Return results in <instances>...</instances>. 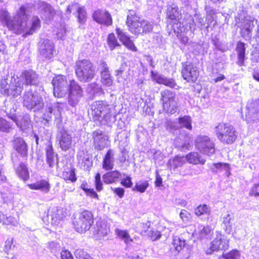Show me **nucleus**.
Wrapping results in <instances>:
<instances>
[{"label":"nucleus","mask_w":259,"mask_h":259,"mask_svg":"<svg viewBox=\"0 0 259 259\" xmlns=\"http://www.w3.org/2000/svg\"><path fill=\"white\" fill-rule=\"evenodd\" d=\"M130 71V68L128 67L126 63H123L121 64L120 67L115 71V76H122L124 72H127Z\"/></svg>","instance_id":"680f3d73"},{"label":"nucleus","mask_w":259,"mask_h":259,"mask_svg":"<svg viewBox=\"0 0 259 259\" xmlns=\"http://www.w3.org/2000/svg\"><path fill=\"white\" fill-rule=\"evenodd\" d=\"M86 91L89 94L96 95L101 94L102 93V89L101 85L94 82L88 84Z\"/></svg>","instance_id":"de8ad7c7"},{"label":"nucleus","mask_w":259,"mask_h":259,"mask_svg":"<svg viewBox=\"0 0 259 259\" xmlns=\"http://www.w3.org/2000/svg\"><path fill=\"white\" fill-rule=\"evenodd\" d=\"M29 187L32 190H40L45 193H48L51 188L49 182L46 180H41L35 183L30 184Z\"/></svg>","instance_id":"2f4dec72"},{"label":"nucleus","mask_w":259,"mask_h":259,"mask_svg":"<svg viewBox=\"0 0 259 259\" xmlns=\"http://www.w3.org/2000/svg\"><path fill=\"white\" fill-rule=\"evenodd\" d=\"M56 116H60L59 110H57V111H56L55 110L53 109L52 106L47 105L42 116L43 119L47 121H49L52 119L53 115H56Z\"/></svg>","instance_id":"49530a36"},{"label":"nucleus","mask_w":259,"mask_h":259,"mask_svg":"<svg viewBox=\"0 0 259 259\" xmlns=\"http://www.w3.org/2000/svg\"><path fill=\"white\" fill-rule=\"evenodd\" d=\"M91 114L94 120L101 119L102 116L111 110L110 105L104 101H97L91 106Z\"/></svg>","instance_id":"ddd939ff"},{"label":"nucleus","mask_w":259,"mask_h":259,"mask_svg":"<svg viewBox=\"0 0 259 259\" xmlns=\"http://www.w3.org/2000/svg\"><path fill=\"white\" fill-rule=\"evenodd\" d=\"M207 19H204V16L200 14H196L194 18L190 20L185 24L181 23H177L171 26V29L174 30L178 36H181L182 32L190 31V33H193L196 29V27L202 29L205 25Z\"/></svg>","instance_id":"7ed1b4c3"},{"label":"nucleus","mask_w":259,"mask_h":259,"mask_svg":"<svg viewBox=\"0 0 259 259\" xmlns=\"http://www.w3.org/2000/svg\"><path fill=\"white\" fill-rule=\"evenodd\" d=\"M68 102L69 105L75 107L83 95L80 86L74 80H69Z\"/></svg>","instance_id":"9d476101"},{"label":"nucleus","mask_w":259,"mask_h":259,"mask_svg":"<svg viewBox=\"0 0 259 259\" xmlns=\"http://www.w3.org/2000/svg\"><path fill=\"white\" fill-rule=\"evenodd\" d=\"M233 214L231 211H227L223 214L222 224V228L227 234H230L233 231Z\"/></svg>","instance_id":"7c9ffc66"},{"label":"nucleus","mask_w":259,"mask_h":259,"mask_svg":"<svg viewBox=\"0 0 259 259\" xmlns=\"http://www.w3.org/2000/svg\"><path fill=\"white\" fill-rule=\"evenodd\" d=\"M128 27L130 31L135 35L146 34L152 32L153 23L145 20H139L131 24Z\"/></svg>","instance_id":"9b49d317"},{"label":"nucleus","mask_w":259,"mask_h":259,"mask_svg":"<svg viewBox=\"0 0 259 259\" xmlns=\"http://www.w3.org/2000/svg\"><path fill=\"white\" fill-rule=\"evenodd\" d=\"M93 138L94 145L96 149L101 150L107 147L109 144L107 135L100 130L93 132Z\"/></svg>","instance_id":"a211bd4d"},{"label":"nucleus","mask_w":259,"mask_h":259,"mask_svg":"<svg viewBox=\"0 0 259 259\" xmlns=\"http://www.w3.org/2000/svg\"><path fill=\"white\" fill-rule=\"evenodd\" d=\"M139 20H140V17L137 14L135 11L133 10L128 11L126 21V24L127 26Z\"/></svg>","instance_id":"603ef678"},{"label":"nucleus","mask_w":259,"mask_h":259,"mask_svg":"<svg viewBox=\"0 0 259 259\" xmlns=\"http://www.w3.org/2000/svg\"><path fill=\"white\" fill-rule=\"evenodd\" d=\"M93 17L94 20L99 24L109 26L112 23L110 14L106 11L98 10L94 12Z\"/></svg>","instance_id":"4be33fe9"},{"label":"nucleus","mask_w":259,"mask_h":259,"mask_svg":"<svg viewBox=\"0 0 259 259\" xmlns=\"http://www.w3.org/2000/svg\"><path fill=\"white\" fill-rule=\"evenodd\" d=\"M98 70L100 72V75L104 74V73H110L107 63L103 61H101L99 64Z\"/></svg>","instance_id":"69168bd1"},{"label":"nucleus","mask_w":259,"mask_h":259,"mask_svg":"<svg viewBox=\"0 0 259 259\" xmlns=\"http://www.w3.org/2000/svg\"><path fill=\"white\" fill-rule=\"evenodd\" d=\"M237 27L240 28H254V21L251 19L250 17H249L248 19L244 20V21L240 23L239 24H237Z\"/></svg>","instance_id":"13d9d810"},{"label":"nucleus","mask_w":259,"mask_h":259,"mask_svg":"<svg viewBox=\"0 0 259 259\" xmlns=\"http://www.w3.org/2000/svg\"><path fill=\"white\" fill-rule=\"evenodd\" d=\"M178 120L181 127H185L189 130H192V119L190 116L185 115L179 117Z\"/></svg>","instance_id":"09e8293b"},{"label":"nucleus","mask_w":259,"mask_h":259,"mask_svg":"<svg viewBox=\"0 0 259 259\" xmlns=\"http://www.w3.org/2000/svg\"><path fill=\"white\" fill-rule=\"evenodd\" d=\"M9 93L7 96H11L14 97H17L21 94L23 90V83L21 79L17 77H12L10 81Z\"/></svg>","instance_id":"393cba45"},{"label":"nucleus","mask_w":259,"mask_h":259,"mask_svg":"<svg viewBox=\"0 0 259 259\" xmlns=\"http://www.w3.org/2000/svg\"><path fill=\"white\" fill-rule=\"evenodd\" d=\"M248 110L246 116L253 121L259 119V101H254L248 103L246 106Z\"/></svg>","instance_id":"c756f323"},{"label":"nucleus","mask_w":259,"mask_h":259,"mask_svg":"<svg viewBox=\"0 0 259 259\" xmlns=\"http://www.w3.org/2000/svg\"><path fill=\"white\" fill-rule=\"evenodd\" d=\"M94 222V217L91 211L84 210L76 213L73 221L75 230L80 233L89 230Z\"/></svg>","instance_id":"20e7f679"},{"label":"nucleus","mask_w":259,"mask_h":259,"mask_svg":"<svg viewBox=\"0 0 259 259\" xmlns=\"http://www.w3.org/2000/svg\"><path fill=\"white\" fill-rule=\"evenodd\" d=\"M108 232V229L107 228L105 224L102 225L100 224H97L96 227L95 228L94 231V234L95 235H97L96 238L100 239L107 235Z\"/></svg>","instance_id":"37998d69"},{"label":"nucleus","mask_w":259,"mask_h":259,"mask_svg":"<svg viewBox=\"0 0 259 259\" xmlns=\"http://www.w3.org/2000/svg\"><path fill=\"white\" fill-rule=\"evenodd\" d=\"M120 177L121 174L118 171L114 170L104 174L103 179L105 183L111 184L116 182Z\"/></svg>","instance_id":"4c0bfd02"},{"label":"nucleus","mask_w":259,"mask_h":259,"mask_svg":"<svg viewBox=\"0 0 259 259\" xmlns=\"http://www.w3.org/2000/svg\"><path fill=\"white\" fill-rule=\"evenodd\" d=\"M163 110L168 114H174L176 112L177 102L176 95L168 90L162 91L160 93Z\"/></svg>","instance_id":"0eeeda50"},{"label":"nucleus","mask_w":259,"mask_h":259,"mask_svg":"<svg viewBox=\"0 0 259 259\" xmlns=\"http://www.w3.org/2000/svg\"><path fill=\"white\" fill-rule=\"evenodd\" d=\"M14 149L22 157L27 155V146L22 138L14 137L13 141Z\"/></svg>","instance_id":"cd10ccee"},{"label":"nucleus","mask_w":259,"mask_h":259,"mask_svg":"<svg viewBox=\"0 0 259 259\" xmlns=\"http://www.w3.org/2000/svg\"><path fill=\"white\" fill-rule=\"evenodd\" d=\"M26 85H35L38 83V76L35 71L32 70L23 72L19 78Z\"/></svg>","instance_id":"b1692460"},{"label":"nucleus","mask_w":259,"mask_h":259,"mask_svg":"<svg viewBox=\"0 0 259 259\" xmlns=\"http://www.w3.org/2000/svg\"><path fill=\"white\" fill-rule=\"evenodd\" d=\"M52 84L55 97L63 98L68 94L69 81H67L66 76L61 74L55 76L52 80Z\"/></svg>","instance_id":"6e6552de"},{"label":"nucleus","mask_w":259,"mask_h":259,"mask_svg":"<svg viewBox=\"0 0 259 259\" xmlns=\"http://www.w3.org/2000/svg\"><path fill=\"white\" fill-rule=\"evenodd\" d=\"M23 106L28 110L36 112L44 106L42 97L37 94H33L32 91L26 92L23 95Z\"/></svg>","instance_id":"423d86ee"},{"label":"nucleus","mask_w":259,"mask_h":259,"mask_svg":"<svg viewBox=\"0 0 259 259\" xmlns=\"http://www.w3.org/2000/svg\"><path fill=\"white\" fill-rule=\"evenodd\" d=\"M13 130V124L5 119L0 117V131L9 133Z\"/></svg>","instance_id":"8fccbe9b"},{"label":"nucleus","mask_w":259,"mask_h":259,"mask_svg":"<svg viewBox=\"0 0 259 259\" xmlns=\"http://www.w3.org/2000/svg\"><path fill=\"white\" fill-rule=\"evenodd\" d=\"M114 162V154L113 151L108 150L103 161V168L106 170H109L113 168Z\"/></svg>","instance_id":"473e14b6"},{"label":"nucleus","mask_w":259,"mask_h":259,"mask_svg":"<svg viewBox=\"0 0 259 259\" xmlns=\"http://www.w3.org/2000/svg\"><path fill=\"white\" fill-rule=\"evenodd\" d=\"M116 33L120 41L127 49L135 52L137 51L136 47L126 32L123 31L119 28H117L116 29Z\"/></svg>","instance_id":"a878e982"},{"label":"nucleus","mask_w":259,"mask_h":259,"mask_svg":"<svg viewBox=\"0 0 259 259\" xmlns=\"http://www.w3.org/2000/svg\"><path fill=\"white\" fill-rule=\"evenodd\" d=\"M72 11L77 13L78 22L80 24H84L86 21V12L82 7H79L77 3H74L68 6L66 10L67 14H70Z\"/></svg>","instance_id":"bb28decb"},{"label":"nucleus","mask_w":259,"mask_h":259,"mask_svg":"<svg viewBox=\"0 0 259 259\" xmlns=\"http://www.w3.org/2000/svg\"><path fill=\"white\" fill-rule=\"evenodd\" d=\"M66 209L61 207L54 206L48 211V218H50L51 223L54 225H58L67 215Z\"/></svg>","instance_id":"dca6fc26"},{"label":"nucleus","mask_w":259,"mask_h":259,"mask_svg":"<svg viewBox=\"0 0 259 259\" xmlns=\"http://www.w3.org/2000/svg\"><path fill=\"white\" fill-rule=\"evenodd\" d=\"M248 18L249 17H246V13L242 8L239 9L237 15L235 17L236 25L239 24L240 22Z\"/></svg>","instance_id":"4d7b16f0"},{"label":"nucleus","mask_w":259,"mask_h":259,"mask_svg":"<svg viewBox=\"0 0 259 259\" xmlns=\"http://www.w3.org/2000/svg\"><path fill=\"white\" fill-rule=\"evenodd\" d=\"M173 244L178 251H180L185 245V241L182 240L180 238H175L173 240Z\"/></svg>","instance_id":"e2e57ef3"},{"label":"nucleus","mask_w":259,"mask_h":259,"mask_svg":"<svg viewBox=\"0 0 259 259\" xmlns=\"http://www.w3.org/2000/svg\"><path fill=\"white\" fill-rule=\"evenodd\" d=\"M9 108H7L6 109V112L7 114H9V117L12 120H13L16 124L17 126L21 128L22 130H24L27 129L31 123L30 116L28 114H24L22 117L20 118H17L14 112L16 111V110L13 109H11L10 111H8Z\"/></svg>","instance_id":"2eb2a0df"},{"label":"nucleus","mask_w":259,"mask_h":259,"mask_svg":"<svg viewBox=\"0 0 259 259\" xmlns=\"http://www.w3.org/2000/svg\"><path fill=\"white\" fill-rule=\"evenodd\" d=\"M186 159L189 163L193 164H204L205 162V160L202 158L198 152H194L187 154L186 156Z\"/></svg>","instance_id":"c9c22d12"},{"label":"nucleus","mask_w":259,"mask_h":259,"mask_svg":"<svg viewBox=\"0 0 259 259\" xmlns=\"http://www.w3.org/2000/svg\"><path fill=\"white\" fill-rule=\"evenodd\" d=\"M74 255L77 259H91L89 254L81 249H76L74 252Z\"/></svg>","instance_id":"bf43d9fd"},{"label":"nucleus","mask_w":259,"mask_h":259,"mask_svg":"<svg viewBox=\"0 0 259 259\" xmlns=\"http://www.w3.org/2000/svg\"><path fill=\"white\" fill-rule=\"evenodd\" d=\"M46 162L50 168L56 167L58 168V154L55 153L52 144L49 143L45 148Z\"/></svg>","instance_id":"5701e85b"},{"label":"nucleus","mask_w":259,"mask_h":259,"mask_svg":"<svg viewBox=\"0 0 259 259\" xmlns=\"http://www.w3.org/2000/svg\"><path fill=\"white\" fill-rule=\"evenodd\" d=\"M216 237L211 242L210 246L206 251L207 254H211L214 251L225 250L228 247V240L227 237L217 232Z\"/></svg>","instance_id":"f8f14e48"},{"label":"nucleus","mask_w":259,"mask_h":259,"mask_svg":"<svg viewBox=\"0 0 259 259\" xmlns=\"http://www.w3.org/2000/svg\"><path fill=\"white\" fill-rule=\"evenodd\" d=\"M1 91L3 94L8 95L9 93V90L10 88L9 86H10V83L9 84L7 79H2L1 81Z\"/></svg>","instance_id":"0e129e2a"},{"label":"nucleus","mask_w":259,"mask_h":259,"mask_svg":"<svg viewBox=\"0 0 259 259\" xmlns=\"http://www.w3.org/2000/svg\"><path fill=\"white\" fill-rule=\"evenodd\" d=\"M151 76L153 80L159 84H163L171 88H176L177 85L175 80L171 78H167L162 75L155 73L153 70L151 71Z\"/></svg>","instance_id":"c85d7f7f"},{"label":"nucleus","mask_w":259,"mask_h":259,"mask_svg":"<svg viewBox=\"0 0 259 259\" xmlns=\"http://www.w3.org/2000/svg\"><path fill=\"white\" fill-rule=\"evenodd\" d=\"M56 138L62 150L66 151L71 148L72 144V137L63 128H59Z\"/></svg>","instance_id":"f3484780"},{"label":"nucleus","mask_w":259,"mask_h":259,"mask_svg":"<svg viewBox=\"0 0 259 259\" xmlns=\"http://www.w3.org/2000/svg\"><path fill=\"white\" fill-rule=\"evenodd\" d=\"M180 217L184 223H188L191 219V214L187 210L182 209L180 213Z\"/></svg>","instance_id":"774afa93"},{"label":"nucleus","mask_w":259,"mask_h":259,"mask_svg":"<svg viewBox=\"0 0 259 259\" xmlns=\"http://www.w3.org/2000/svg\"><path fill=\"white\" fill-rule=\"evenodd\" d=\"M107 44L110 50H113L116 47L120 46L117 41L115 34L113 33H110L107 38Z\"/></svg>","instance_id":"3c124183"},{"label":"nucleus","mask_w":259,"mask_h":259,"mask_svg":"<svg viewBox=\"0 0 259 259\" xmlns=\"http://www.w3.org/2000/svg\"><path fill=\"white\" fill-rule=\"evenodd\" d=\"M2 198L3 200L4 203L7 204H13L14 197L13 194L11 193H5L4 192H1Z\"/></svg>","instance_id":"6e6d98bb"},{"label":"nucleus","mask_w":259,"mask_h":259,"mask_svg":"<svg viewBox=\"0 0 259 259\" xmlns=\"http://www.w3.org/2000/svg\"><path fill=\"white\" fill-rule=\"evenodd\" d=\"M62 177L65 181H70L74 182L76 181L75 174V169L72 168H67L62 173Z\"/></svg>","instance_id":"a18cd8bd"},{"label":"nucleus","mask_w":259,"mask_h":259,"mask_svg":"<svg viewBox=\"0 0 259 259\" xmlns=\"http://www.w3.org/2000/svg\"><path fill=\"white\" fill-rule=\"evenodd\" d=\"M38 9L41 18L46 21H50L56 14L55 10L52 6L46 2H38Z\"/></svg>","instance_id":"aec40b11"},{"label":"nucleus","mask_w":259,"mask_h":259,"mask_svg":"<svg viewBox=\"0 0 259 259\" xmlns=\"http://www.w3.org/2000/svg\"><path fill=\"white\" fill-rule=\"evenodd\" d=\"M16 172L17 175L24 181L27 180L29 178L28 169L23 163H20L19 166L16 168Z\"/></svg>","instance_id":"a19ab883"},{"label":"nucleus","mask_w":259,"mask_h":259,"mask_svg":"<svg viewBox=\"0 0 259 259\" xmlns=\"http://www.w3.org/2000/svg\"><path fill=\"white\" fill-rule=\"evenodd\" d=\"M211 212L210 207L205 204H200L194 209V213L197 217H201L210 215Z\"/></svg>","instance_id":"79ce46f5"},{"label":"nucleus","mask_w":259,"mask_h":259,"mask_svg":"<svg viewBox=\"0 0 259 259\" xmlns=\"http://www.w3.org/2000/svg\"><path fill=\"white\" fill-rule=\"evenodd\" d=\"M75 71L78 79L84 83L91 81L96 75L95 67L88 59L77 61L75 64Z\"/></svg>","instance_id":"f03ea898"},{"label":"nucleus","mask_w":259,"mask_h":259,"mask_svg":"<svg viewBox=\"0 0 259 259\" xmlns=\"http://www.w3.org/2000/svg\"><path fill=\"white\" fill-rule=\"evenodd\" d=\"M148 186L149 183L147 181H139L136 184L135 187L133 188V190L138 191L140 193H144Z\"/></svg>","instance_id":"864d4df0"},{"label":"nucleus","mask_w":259,"mask_h":259,"mask_svg":"<svg viewBox=\"0 0 259 259\" xmlns=\"http://www.w3.org/2000/svg\"><path fill=\"white\" fill-rule=\"evenodd\" d=\"M209 166L213 172H218L224 171L228 176H229L230 174V166L227 163L221 162L213 163L210 164Z\"/></svg>","instance_id":"f704fd0d"},{"label":"nucleus","mask_w":259,"mask_h":259,"mask_svg":"<svg viewBox=\"0 0 259 259\" xmlns=\"http://www.w3.org/2000/svg\"><path fill=\"white\" fill-rule=\"evenodd\" d=\"M166 16L167 18V30L169 34H172L171 26L177 23H180L178 21L181 14L178 10V7L175 5H170L167 7Z\"/></svg>","instance_id":"6ab92c4d"},{"label":"nucleus","mask_w":259,"mask_h":259,"mask_svg":"<svg viewBox=\"0 0 259 259\" xmlns=\"http://www.w3.org/2000/svg\"><path fill=\"white\" fill-rule=\"evenodd\" d=\"M101 81L104 85L110 87L113 83V79L111 73H104L101 75Z\"/></svg>","instance_id":"5fc2aeb1"},{"label":"nucleus","mask_w":259,"mask_h":259,"mask_svg":"<svg viewBox=\"0 0 259 259\" xmlns=\"http://www.w3.org/2000/svg\"><path fill=\"white\" fill-rule=\"evenodd\" d=\"M96 120L100 121L103 124H106L109 126H111L112 124L116 120V116L111 113V110L107 112L102 116L101 119H97Z\"/></svg>","instance_id":"58836bf2"},{"label":"nucleus","mask_w":259,"mask_h":259,"mask_svg":"<svg viewBox=\"0 0 259 259\" xmlns=\"http://www.w3.org/2000/svg\"><path fill=\"white\" fill-rule=\"evenodd\" d=\"M186 160V157L176 156L172 161L174 168L183 166Z\"/></svg>","instance_id":"052dcab7"},{"label":"nucleus","mask_w":259,"mask_h":259,"mask_svg":"<svg viewBox=\"0 0 259 259\" xmlns=\"http://www.w3.org/2000/svg\"><path fill=\"white\" fill-rule=\"evenodd\" d=\"M236 52L237 53V64L239 66L244 65V60L245 59V44L241 41H239L237 44Z\"/></svg>","instance_id":"72a5a7b5"},{"label":"nucleus","mask_w":259,"mask_h":259,"mask_svg":"<svg viewBox=\"0 0 259 259\" xmlns=\"http://www.w3.org/2000/svg\"><path fill=\"white\" fill-rule=\"evenodd\" d=\"M54 44L49 39H42L39 41V52L46 58L51 59L53 55Z\"/></svg>","instance_id":"412c9836"},{"label":"nucleus","mask_w":259,"mask_h":259,"mask_svg":"<svg viewBox=\"0 0 259 259\" xmlns=\"http://www.w3.org/2000/svg\"><path fill=\"white\" fill-rule=\"evenodd\" d=\"M239 252L237 250H232L229 253L224 255V259H239Z\"/></svg>","instance_id":"338daca9"},{"label":"nucleus","mask_w":259,"mask_h":259,"mask_svg":"<svg viewBox=\"0 0 259 259\" xmlns=\"http://www.w3.org/2000/svg\"><path fill=\"white\" fill-rule=\"evenodd\" d=\"M195 147L201 153L208 156H212L215 152L214 143L206 136H199L195 141Z\"/></svg>","instance_id":"1a4fd4ad"},{"label":"nucleus","mask_w":259,"mask_h":259,"mask_svg":"<svg viewBox=\"0 0 259 259\" xmlns=\"http://www.w3.org/2000/svg\"><path fill=\"white\" fill-rule=\"evenodd\" d=\"M198 237L200 239L208 238L212 234V229L209 226H201L198 228V232L196 233Z\"/></svg>","instance_id":"ea45409f"},{"label":"nucleus","mask_w":259,"mask_h":259,"mask_svg":"<svg viewBox=\"0 0 259 259\" xmlns=\"http://www.w3.org/2000/svg\"><path fill=\"white\" fill-rule=\"evenodd\" d=\"M8 12L5 10H0V21L6 23L8 28L14 33L24 35L33 34L40 27V21L37 16H33L30 21H28L26 14V8L21 6L17 16L10 20Z\"/></svg>","instance_id":"f257e3e1"},{"label":"nucleus","mask_w":259,"mask_h":259,"mask_svg":"<svg viewBox=\"0 0 259 259\" xmlns=\"http://www.w3.org/2000/svg\"><path fill=\"white\" fill-rule=\"evenodd\" d=\"M115 233L117 236L120 239L123 240L124 243L126 244H128L133 241V239L131 238L128 232L126 230H121L117 228L115 230Z\"/></svg>","instance_id":"c03bdc74"},{"label":"nucleus","mask_w":259,"mask_h":259,"mask_svg":"<svg viewBox=\"0 0 259 259\" xmlns=\"http://www.w3.org/2000/svg\"><path fill=\"white\" fill-rule=\"evenodd\" d=\"M150 222H147L145 224L143 225V231L145 232H147V234L148 237H150L152 241H155L159 239L161 237V234L159 231L154 230L153 229L149 230L150 228Z\"/></svg>","instance_id":"e433bc0d"},{"label":"nucleus","mask_w":259,"mask_h":259,"mask_svg":"<svg viewBox=\"0 0 259 259\" xmlns=\"http://www.w3.org/2000/svg\"><path fill=\"white\" fill-rule=\"evenodd\" d=\"M214 129L218 138L223 143L231 144L237 138L234 127L229 124L220 123Z\"/></svg>","instance_id":"39448f33"},{"label":"nucleus","mask_w":259,"mask_h":259,"mask_svg":"<svg viewBox=\"0 0 259 259\" xmlns=\"http://www.w3.org/2000/svg\"><path fill=\"white\" fill-rule=\"evenodd\" d=\"M182 74L187 81L195 82L199 77V71L197 67L192 63L183 64Z\"/></svg>","instance_id":"4468645a"}]
</instances>
